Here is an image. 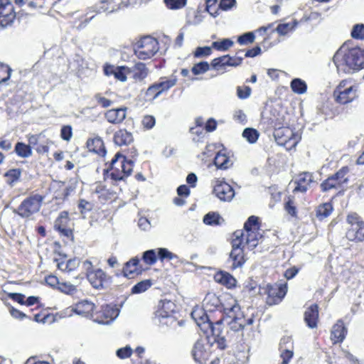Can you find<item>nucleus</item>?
I'll return each instance as SVG.
<instances>
[{"instance_id":"nucleus-1","label":"nucleus","mask_w":364,"mask_h":364,"mask_svg":"<svg viewBox=\"0 0 364 364\" xmlns=\"http://www.w3.org/2000/svg\"><path fill=\"white\" fill-rule=\"evenodd\" d=\"M333 62L338 74H351L364 68V48L343 44L335 53Z\"/></svg>"},{"instance_id":"nucleus-2","label":"nucleus","mask_w":364,"mask_h":364,"mask_svg":"<svg viewBox=\"0 0 364 364\" xmlns=\"http://www.w3.org/2000/svg\"><path fill=\"white\" fill-rule=\"evenodd\" d=\"M159 50L157 40L151 36L141 38L134 45V53L138 58L147 60L153 57Z\"/></svg>"},{"instance_id":"nucleus-3","label":"nucleus","mask_w":364,"mask_h":364,"mask_svg":"<svg viewBox=\"0 0 364 364\" xmlns=\"http://www.w3.org/2000/svg\"><path fill=\"white\" fill-rule=\"evenodd\" d=\"M43 196L34 194L26 198L18 205L15 213L23 218H27L37 213L42 205Z\"/></svg>"},{"instance_id":"nucleus-4","label":"nucleus","mask_w":364,"mask_h":364,"mask_svg":"<svg viewBox=\"0 0 364 364\" xmlns=\"http://www.w3.org/2000/svg\"><path fill=\"white\" fill-rule=\"evenodd\" d=\"M274 137L278 145L285 146L287 149L296 147L301 139L298 132H294L289 127H279L274 132Z\"/></svg>"},{"instance_id":"nucleus-5","label":"nucleus","mask_w":364,"mask_h":364,"mask_svg":"<svg viewBox=\"0 0 364 364\" xmlns=\"http://www.w3.org/2000/svg\"><path fill=\"white\" fill-rule=\"evenodd\" d=\"M227 318H231L230 321H228L229 328L231 331L237 332L243 330L245 323L243 314L240 311V306L238 304L235 303L229 308L224 309V316L220 319L223 321Z\"/></svg>"},{"instance_id":"nucleus-6","label":"nucleus","mask_w":364,"mask_h":364,"mask_svg":"<svg viewBox=\"0 0 364 364\" xmlns=\"http://www.w3.org/2000/svg\"><path fill=\"white\" fill-rule=\"evenodd\" d=\"M234 235L235 238L232 241V250L228 259V262H232V269L242 267L245 262L243 252L244 246H242V242L240 240V237H243L244 234L240 231H236Z\"/></svg>"},{"instance_id":"nucleus-7","label":"nucleus","mask_w":364,"mask_h":364,"mask_svg":"<svg viewBox=\"0 0 364 364\" xmlns=\"http://www.w3.org/2000/svg\"><path fill=\"white\" fill-rule=\"evenodd\" d=\"M349 172L348 166H343L336 173L324 180L321 184L323 192L328 191L333 188H338L348 181L347 174Z\"/></svg>"},{"instance_id":"nucleus-8","label":"nucleus","mask_w":364,"mask_h":364,"mask_svg":"<svg viewBox=\"0 0 364 364\" xmlns=\"http://www.w3.org/2000/svg\"><path fill=\"white\" fill-rule=\"evenodd\" d=\"M87 278L92 287L97 289H108L112 284V277L100 268L89 271Z\"/></svg>"},{"instance_id":"nucleus-9","label":"nucleus","mask_w":364,"mask_h":364,"mask_svg":"<svg viewBox=\"0 0 364 364\" xmlns=\"http://www.w3.org/2000/svg\"><path fill=\"white\" fill-rule=\"evenodd\" d=\"M223 319H219L215 323H210V328L213 337V341L218 348L224 350L227 347V343L230 341V333L228 331L224 332L222 327Z\"/></svg>"},{"instance_id":"nucleus-10","label":"nucleus","mask_w":364,"mask_h":364,"mask_svg":"<svg viewBox=\"0 0 364 364\" xmlns=\"http://www.w3.org/2000/svg\"><path fill=\"white\" fill-rule=\"evenodd\" d=\"M213 193L223 202H230L235 195V192L233 188L226 181L218 179L215 181L213 187Z\"/></svg>"},{"instance_id":"nucleus-11","label":"nucleus","mask_w":364,"mask_h":364,"mask_svg":"<svg viewBox=\"0 0 364 364\" xmlns=\"http://www.w3.org/2000/svg\"><path fill=\"white\" fill-rule=\"evenodd\" d=\"M287 291V284L270 285L267 284L265 289L267 296L266 302L268 305L272 306L282 301Z\"/></svg>"},{"instance_id":"nucleus-12","label":"nucleus","mask_w":364,"mask_h":364,"mask_svg":"<svg viewBox=\"0 0 364 364\" xmlns=\"http://www.w3.org/2000/svg\"><path fill=\"white\" fill-rule=\"evenodd\" d=\"M119 309L112 304H106L102 306V310L98 313L95 321L104 325H109L119 316Z\"/></svg>"},{"instance_id":"nucleus-13","label":"nucleus","mask_w":364,"mask_h":364,"mask_svg":"<svg viewBox=\"0 0 364 364\" xmlns=\"http://www.w3.org/2000/svg\"><path fill=\"white\" fill-rule=\"evenodd\" d=\"M358 86L350 85L341 92L333 91V97L336 102L341 105L350 103L358 97Z\"/></svg>"},{"instance_id":"nucleus-14","label":"nucleus","mask_w":364,"mask_h":364,"mask_svg":"<svg viewBox=\"0 0 364 364\" xmlns=\"http://www.w3.org/2000/svg\"><path fill=\"white\" fill-rule=\"evenodd\" d=\"M203 306L206 311L212 312L217 310L222 312L223 316H224V309L227 308L222 305L219 297L213 293L206 294L203 301Z\"/></svg>"},{"instance_id":"nucleus-15","label":"nucleus","mask_w":364,"mask_h":364,"mask_svg":"<svg viewBox=\"0 0 364 364\" xmlns=\"http://www.w3.org/2000/svg\"><path fill=\"white\" fill-rule=\"evenodd\" d=\"M191 354L194 360L200 364H203L208 359L210 353L205 347L204 341L199 339L195 343Z\"/></svg>"},{"instance_id":"nucleus-16","label":"nucleus","mask_w":364,"mask_h":364,"mask_svg":"<svg viewBox=\"0 0 364 364\" xmlns=\"http://www.w3.org/2000/svg\"><path fill=\"white\" fill-rule=\"evenodd\" d=\"M175 308V304L171 300H160L158 304L157 310L155 312V318L168 317L169 314L174 313Z\"/></svg>"},{"instance_id":"nucleus-17","label":"nucleus","mask_w":364,"mask_h":364,"mask_svg":"<svg viewBox=\"0 0 364 364\" xmlns=\"http://www.w3.org/2000/svg\"><path fill=\"white\" fill-rule=\"evenodd\" d=\"M304 319L306 326L310 328L317 327L318 320V306L313 304L309 306L304 314Z\"/></svg>"},{"instance_id":"nucleus-18","label":"nucleus","mask_w":364,"mask_h":364,"mask_svg":"<svg viewBox=\"0 0 364 364\" xmlns=\"http://www.w3.org/2000/svg\"><path fill=\"white\" fill-rule=\"evenodd\" d=\"M9 9V11H13V5L9 0H0V17L1 23L3 26H7L13 23L15 18V14L13 12L4 13V10Z\"/></svg>"},{"instance_id":"nucleus-19","label":"nucleus","mask_w":364,"mask_h":364,"mask_svg":"<svg viewBox=\"0 0 364 364\" xmlns=\"http://www.w3.org/2000/svg\"><path fill=\"white\" fill-rule=\"evenodd\" d=\"M312 182H314V180L311 173L309 172L301 173L295 182L296 186L294 188V191L304 193L310 188Z\"/></svg>"},{"instance_id":"nucleus-20","label":"nucleus","mask_w":364,"mask_h":364,"mask_svg":"<svg viewBox=\"0 0 364 364\" xmlns=\"http://www.w3.org/2000/svg\"><path fill=\"white\" fill-rule=\"evenodd\" d=\"M127 108H117L107 110L105 117L112 124H119L126 118Z\"/></svg>"},{"instance_id":"nucleus-21","label":"nucleus","mask_w":364,"mask_h":364,"mask_svg":"<svg viewBox=\"0 0 364 364\" xmlns=\"http://www.w3.org/2000/svg\"><path fill=\"white\" fill-rule=\"evenodd\" d=\"M124 157L121 153L117 152L112 159L109 168L104 170V176H105L110 169L112 170L109 174L111 179L115 181L124 180L123 176L119 173V169L115 167V164L119 159L123 160Z\"/></svg>"},{"instance_id":"nucleus-22","label":"nucleus","mask_w":364,"mask_h":364,"mask_svg":"<svg viewBox=\"0 0 364 364\" xmlns=\"http://www.w3.org/2000/svg\"><path fill=\"white\" fill-rule=\"evenodd\" d=\"M214 279L216 282L231 289L236 286L237 281L232 274L225 271L218 272L215 276Z\"/></svg>"},{"instance_id":"nucleus-23","label":"nucleus","mask_w":364,"mask_h":364,"mask_svg":"<svg viewBox=\"0 0 364 364\" xmlns=\"http://www.w3.org/2000/svg\"><path fill=\"white\" fill-rule=\"evenodd\" d=\"M347 328L344 326L342 320H338L335 323L331 330V340L334 343H341L346 338Z\"/></svg>"},{"instance_id":"nucleus-24","label":"nucleus","mask_w":364,"mask_h":364,"mask_svg":"<svg viewBox=\"0 0 364 364\" xmlns=\"http://www.w3.org/2000/svg\"><path fill=\"white\" fill-rule=\"evenodd\" d=\"M134 141L133 135L126 129H119L114 133V142L118 146H127Z\"/></svg>"},{"instance_id":"nucleus-25","label":"nucleus","mask_w":364,"mask_h":364,"mask_svg":"<svg viewBox=\"0 0 364 364\" xmlns=\"http://www.w3.org/2000/svg\"><path fill=\"white\" fill-rule=\"evenodd\" d=\"M118 9L109 6V0H101L99 3L88 9L86 16H87L90 13L94 12L96 14H101L102 12L114 13Z\"/></svg>"},{"instance_id":"nucleus-26","label":"nucleus","mask_w":364,"mask_h":364,"mask_svg":"<svg viewBox=\"0 0 364 364\" xmlns=\"http://www.w3.org/2000/svg\"><path fill=\"white\" fill-rule=\"evenodd\" d=\"M239 231L244 234L243 237H240V240H242V242H243V240L245 238V244L250 250H253L257 246L258 240L262 237L259 233L255 232V230L245 231V232L242 230ZM242 246H244L243 244Z\"/></svg>"},{"instance_id":"nucleus-27","label":"nucleus","mask_w":364,"mask_h":364,"mask_svg":"<svg viewBox=\"0 0 364 364\" xmlns=\"http://www.w3.org/2000/svg\"><path fill=\"white\" fill-rule=\"evenodd\" d=\"M95 304L87 300L78 302L75 307L72 309L75 314L87 316L94 311Z\"/></svg>"},{"instance_id":"nucleus-28","label":"nucleus","mask_w":364,"mask_h":364,"mask_svg":"<svg viewBox=\"0 0 364 364\" xmlns=\"http://www.w3.org/2000/svg\"><path fill=\"white\" fill-rule=\"evenodd\" d=\"M207 311L204 309H196L191 312V316L198 326L207 323L208 328H210V323H214L210 321L209 316L206 313Z\"/></svg>"},{"instance_id":"nucleus-29","label":"nucleus","mask_w":364,"mask_h":364,"mask_svg":"<svg viewBox=\"0 0 364 364\" xmlns=\"http://www.w3.org/2000/svg\"><path fill=\"white\" fill-rule=\"evenodd\" d=\"M213 163L217 168L223 170L228 168L232 164L229 157L225 153H222V151L217 153Z\"/></svg>"},{"instance_id":"nucleus-30","label":"nucleus","mask_w":364,"mask_h":364,"mask_svg":"<svg viewBox=\"0 0 364 364\" xmlns=\"http://www.w3.org/2000/svg\"><path fill=\"white\" fill-rule=\"evenodd\" d=\"M14 152L21 158H28L33 154L32 148L30 145L22 141H18L14 146Z\"/></svg>"},{"instance_id":"nucleus-31","label":"nucleus","mask_w":364,"mask_h":364,"mask_svg":"<svg viewBox=\"0 0 364 364\" xmlns=\"http://www.w3.org/2000/svg\"><path fill=\"white\" fill-rule=\"evenodd\" d=\"M177 82L176 76L172 75L170 78L168 77H161L160 81L155 82L161 92V94L164 92L168 90L170 88L173 87Z\"/></svg>"},{"instance_id":"nucleus-32","label":"nucleus","mask_w":364,"mask_h":364,"mask_svg":"<svg viewBox=\"0 0 364 364\" xmlns=\"http://www.w3.org/2000/svg\"><path fill=\"white\" fill-rule=\"evenodd\" d=\"M21 173L22 170L21 168H11L8 170L4 174V176L6 178V182L11 186H13L18 181Z\"/></svg>"},{"instance_id":"nucleus-33","label":"nucleus","mask_w":364,"mask_h":364,"mask_svg":"<svg viewBox=\"0 0 364 364\" xmlns=\"http://www.w3.org/2000/svg\"><path fill=\"white\" fill-rule=\"evenodd\" d=\"M139 262V260L137 258H132L129 261L127 262L122 269V274L124 277L132 278V274L136 271V267Z\"/></svg>"},{"instance_id":"nucleus-34","label":"nucleus","mask_w":364,"mask_h":364,"mask_svg":"<svg viewBox=\"0 0 364 364\" xmlns=\"http://www.w3.org/2000/svg\"><path fill=\"white\" fill-rule=\"evenodd\" d=\"M132 73L135 80H143L147 76L148 70L144 63H138L132 68Z\"/></svg>"},{"instance_id":"nucleus-35","label":"nucleus","mask_w":364,"mask_h":364,"mask_svg":"<svg viewBox=\"0 0 364 364\" xmlns=\"http://www.w3.org/2000/svg\"><path fill=\"white\" fill-rule=\"evenodd\" d=\"M152 284L153 282L150 279L142 280L132 287L131 292L133 294H141L148 290Z\"/></svg>"},{"instance_id":"nucleus-36","label":"nucleus","mask_w":364,"mask_h":364,"mask_svg":"<svg viewBox=\"0 0 364 364\" xmlns=\"http://www.w3.org/2000/svg\"><path fill=\"white\" fill-rule=\"evenodd\" d=\"M290 87L294 92L299 95L305 93L307 90L306 82L300 78L293 79L291 81Z\"/></svg>"},{"instance_id":"nucleus-37","label":"nucleus","mask_w":364,"mask_h":364,"mask_svg":"<svg viewBox=\"0 0 364 364\" xmlns=\"http://www.w3.org/2000/svg\"><path fill=\"white\" fill-rule=\"evenodd\" d=\"M333 211V206L331 203H326L320 205L316 210V217L323 220L330 215Z\"/></svg>"},{"instance_id":"nucleus-38","label":"nucleus","mask_w":364,"mask_h":364,"mask_svg":"<svg viewBox=\"0 0 364 364\" xmlns=\"http://www.w3.org/2000/svg\"><path fill=\"white\" fill-rule=\"evenodd\" d=\"M233 45V41L230 38H223L220 41L212 43V48L219 51H226Z\"/></svg>"},{"instance_id":"nucleus-39","label":"nucleus","mask_w":364,"mask_h":364,"mask_svg":"<svg viewBox=\"0 0 364 364\" xmlns=\"http://www.w3.org/2000/svg\"><path fill=\"white\" fill-rule=\"evenodd\" d=\"M229 59L230 55H225L218 58H215L211 61L210 65L215 70L223 68L225 66H229Z\"/></svg>"},{"instance_id":"nucleus-40","label":"nucleus","mask_w":364,"mask_h":364,"mask_svg":"<svg viewBox=\"0 0 364 364\" xmlns=\"http://www.w3.org/2000/svg\"><path fill=\"white\" fill-rule=\"evenodd\" d=\"M132 73V68L127 66H118L114 72V77L121 82H125L127 75Z\"/></svg>"},{"instance_id":"nucleus-41","label":"nucleus","mask_w":364,"mask_h":364,"mask_svg":"<svg viewBox=\"0 0 364 364\" xmlns=\"http://www.w3.org/2000/svg\"><path fill=\"white\" fill-rule=\"evenodd\" d=\"M347 237L350 240L364 241V223H360V226L356 228L355 233L348 232Z\"/></svg>"},{"instance_id":"nucleus-42","label":"nucleus","mask_w":364,"mask_h":364,"mask_svg":"<svg viewBox=\"0 0 364 364\" xmlns=\"http://www.w3.org/2000/svg\"><path fill=\"white\" fill-rule=\"evenodd\" d=\"M134 167V161L131 159L127 160L126 157L124 158L123 160L121 161V171L119 173L123 176V177L129 176L133 170Z\"/></svg>"},{"instance_id":"nucleus-43","label":"nucleus","mask_w":364,"mask_h":364,"mask_svg":"<svg viewBox=\"0 0 364 364\" xmlns=\"http://www.w3.org/2000/svg\"><path fill=\"white\" fill-rule=\"evenodd\" d=\"M259 136V132L254 128H245L242 132V136L250 144L255 143Z\"/></svg>"},{"instance_id":"nucleus-44","label":"nucleus","mask_w":364,"mask_h":364,"mask_svg":"<svg viewBox=\"0 0 364 364\" xmlns=\"http://www.w3.org/2000/svg\"><path fill=\"white\" fill-rule=\"evenodd\" d=\"M156 256L157 259L161 261H164V259L171 260L173 259H177L178 255L170 252L167 248L160 247L156 250Z\"/></svg>"},{"instance_id":"nucleus-45","label":"nucleus","mask_w":364,"mask_h":364,"mask_svg":"<svg viewBox=\"0 0 364 364\" xmlns=\"http://www.w3.org/2000/svg\"><path fill=\"white\" fill-rule=\"evenodd\" d=\"M210 66H211L208 62L206 61H201L196 64H195L192 68L191 72L195 75H198L203 74L206 73L208 70H210Z\"/></svg>"},{"instance_id":"nucleus-46","label":"nucleus","mask_w":364,"mask_h":364,"mask_svg":"<svg viewBox=\"0 0 364 364\" xmlns=\"http://www.w3.org/2000/svg\"><path fill=\"white\" fill-rule=\"evenodd\" d=\"M220 215L215 212H210L205 214L203 217V223L208 225H219Z\"/></svg>"},{"instance_id":"nucleus-47","label":"nucleus","mask_w":364,"mask_h":364,"mask_svg":"<svg viewBox=\"0 0 364 364\" xmlns=\"http://www.w3.org/2000/svg\"><path fill=\"white\" fill-rule=\"evenodd\" d=\"M142 259L146 264H154L157 261L156 251L155 250H149L144 252Z\"/></svg>"},{"instance_id":"nucleus-48","label":"nucleus","mask_w":364,"mask_h":364,"mask_svg":"<svg viewBox=\"0 0 364 364\" xmlns=\"http://www.w3.org/2000/svg\"><path fill=\"white\" fill-rule=\"evenodd\" d=\"M350 35L354 39L364 40V24H355L352 28Z\"/></svg>"},{"instance_id":"nucleus-49","label":"nucleus","mask_w":364,"mask_h":364,"mask_svg":"<svg viewBox=\"0 0 364 364\" xmlns=\"http://www.w3.org/2000/svg\"><path fill=\"white\" fill-rule=\"evenodd\" d=\"M255 36L253 32H246L237 37V43L242 46L248 45L255 41Z\"/></svg>"},{"instance_id":"nucleus-50","label":"nucleus","mask_w":364,"mask_h":364,"mask_svg":"<svg viewBox=\"0 0 364 364\" xmlns=\"http://www.w3.org/2000/svg\"><path fill=\"white\" fill-rule=\"evenodd\" d=\"M259 218L257 216L251 215L244 224V230H256L258 228Z\"/></svg>"},{"instance_id":"nucleus-51","label":"nucleus","mask_w":364,"mask_h":364,"mask_svg":"<svg viewBox=\"0 0 364 364\" xmlns=\"http://www.w3.org/2000/svg\"><path fill=\"white\" fill-rule=\"evenodd\" d=\"M212 53V46L197 47L193 52V56L196 58L208 57Z\"/></svg>"},{"instance_id":"nucleus-52","label":"nucleus","mask_w":364,"mask_h":364,"mask_svg":"<svg viewBox=\"0 0 364 364\" xmlns=\"http://www.w3.org/2000/svg\"><path fill=\"white\" fill-rule=\"evenodd\" d=\"M164 2L169 9L176 10L184 7L187 0H164Z\"/></svg>"},{"instance_id":"nucleus-53","label":"nucleus","mask_w":364,"mask_h":364,"mask_svg":"<svg viewBox=\"0 0 364 364\" xmlns=\"http://www.w3.org/2000/svg\"><path fill=\"white\" fill-rule=\"evenodd\" d=\"M296 23L295 22L294 25H291L290 23H279L277 27L276 28L275 31L280 35V36H285L287 34L289 31L294 30V27L296 26Z\"/></svg>"},{"instance_id":"nucleus-54","label":"nucleus","mask_w":364,"mask_h":364,"mask_svg":"<svg viewBox=\"0 0 364 364\" xmlns=\"http://www.w3.org/2000/svg\"><path fill=\"white\" fill-rule=\"evenodd\" d=\"M280 357L282 359V363L289 364V361L294 355L293 347L288 348L279 349Z\"/></svg>"},{"instance_id":"nucleus-55","label":"nucleus","mask_w":364,"mask_h":364,"mask_svg":"<svg viewBox=\"0 0 364 364\" xmlns=\"http://www.w3.org/2000/svg\"><path fill=\"white\" fill-rule=\"evenodd\" d=\"M284 209L290 215L293 217L296 216V208L294 205L293 197H288L287 201L284 203Z\"/></svg>"},{"instance_id":"nucleus-56","label":"nucleus","mask_w":364,"mask_h":364,"mask_svg":"<svg viewBox=\"0 0 364 364\" xmlns=\"http://www.w3.org/2000/svg\"><path fill=\"white\" fill-rule=\"evenodd\" d=\"M132 349L129 346L120 348L117 350L116 355L120 359H126L132 355Z\"/></svg>"},{"instance_id":"nucleus-57","label":"nucleus","mask_w":364,"mask_h":364,"mask_svg":"<svg viewBox=\"0 0 364 364\" xmlns=\"http://www.w3.org/2000/svg\"><path fill=\"white\" fill-rule=\"evenodd\" d=\"M57 289H59L61 292L65 293L67 294H73L76 291L75 286L66 282H60L59 286L57 287Z\"/></svg>"},{"instance_id":"nucleus-58","label":"nucleus","mask_w":364,"mask_h":364,"mask_svg":"<svg viewBox=\"0 0 364 364\" xmlns=\"http://www.w3.org/2000/svg\"><path fill=\"white\" fill-rule=\"evenodd\" d=\"M160 95L161 92L156 83L150 85L146 92V97L149 99L154 100L157 98Z\"/></svg>"},{"instance_id":"nucleus-59","label":"nucleus","mask_w":364,"mask_h":364,"mask_svg":"<svg viewBox=\"0 0 364 364\" xmlns=\"http://www.w3.org/2000/svg\"><path fill=\"white\" fill-rule=\"evenodd\" d=\"M77 207L81 214L85 215L92 210V205L85 199H80Z\"/></svg>"},{"instance_id":"nucleus-60","label":"nucleus","mask_w":364,"mask_h":364,"mask_svg":"<svg viewBox=\"0 0 364 364\" xmlns=\"http://www.w3.org/2000/svg\"><path fill=\"white\" fill-rule=\"evenodd\" d=\"M251 88L248 86L237 87V96L242 100L248 98L251 95Z\"/></svg>"},{"instance_id":"nucleus-61","label":"nucleus","mask_w":364,"mask_h":364,"mask_svg":"<svg viewBox=\"0 0 364 364\" xmlns=\"http://www.w3.org/2000/svg\"><path fill=\"white\" fill-rule=\"evenodd\" d=\"M73 136V128L70 125L63 126L60 129V136L65 141H69Z\"/></svg>"},{"instance_id":"nucleus-62","label":"nucleus","mask_w":364,"mask_h":364,"mask_svg":"<svg viewBox=\"0 0 364 364\" xmlns=\"http://www.w3.org/2000/svg\"><path fill=\"white\" fill-rule=\"evenodd\" d=\"M94 98L103 108L109 107L112 105V101L102 97L100 93L95 94Z\"/></svg>"},{"instance_id":"nucleus-63","label":"nucleus","mask_w":364,"mask_h":364,"mask_svg":"<svg viewBox=\"0 0 364 364\" xmlns=\"http://www.w3.org/2000/svg\"><path fill=\"white\" fill-rule=\"evenodd\" d=\"M155 124H156V119H155L154 117H153L151 115H146L144 117V118L142 119L143 126L148 129L153 128L154 127Z\"/></svg>"},{"instance_id":"nucleus-64","label":"nucleus","mask_w":364,"mask_h":364,"mask_svg":"<svg viewBox=\"0 0 364 364\" xmlns=\"http://www.w3.org/2000/svg\"><path fill=\"white\" fill-rule=\"evenodd\" d=\"M67 272H70L76 269L80 265V259L78 258H73L66 261Z\"/></svg>"}]
</instances>
